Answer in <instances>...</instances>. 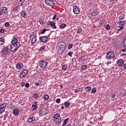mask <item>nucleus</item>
<instances>
[{
  "mask_svg": "<svg viewBox=\"0 0 126 126\" xmlns=\"http://www.w3.org/2000/svg\"><path fill=\"white\" fill-rule=\"evenodd\" d=\"M19 47H20V44L19 43L12 44L10 46V50L11 52H16V51L18 50V48H19Z\"/></svg>",
  "mask_w": 126,
  "mask_h": 126,
  "instance_id": "nucleus-1",
  "label": "nucleus"
},
{
  "mask_svg": "<svg viewBox=\"0 0 126 126\" xmlns=\"http://www.w3.org/2000/svg\"><path fill=\"white\" fill-rule=\"evenodd\" d=\"M54 122H56V123H58L59 124H61V116L58 113L55 114L54 116Z\"/></svg>",
  "mask_w": 126,
  "mask_h": 126,
  "instance_id": "nucleus-2",
  "label": "nucleus"
},
{
  "mask_svg": "<svg viewBox=\"0 0 126 126\" xmlns=\"http://www.w3.org/2000/svg\"><path fill=\"white\" fill-rule=\"evenodd\" d=\"M7 106V103L6 102H4L3 104L0 105V115H1L4 112V108Z\"/></svg>",
  "mask_w": 126,
  "mask_h": 126,
  "instance_id": "nucleus-3",
  "label": "nucleus"
},
{
  "mask_svg": "<svg viewBox=\"0 0 126 126\" xmlns=\"http://www.w3.org/2000/svg\"><path fill=\"white\" fill-rule=\"evenodd\" d=\"M39 112L41 116H45V115H47L49 113V111H48V109H47L46 108H43L40 109Z\"/></svg>",
  "mask_w": 126,
  "mask_h": 126,
  "instance_id": "nucleus-4",
  "label": "nucleus"
},
{
  "mask_svg": "<svg viewBox=\"0 0 126 126\" xmlns=\"http://www.w3.org/2000/svg\"><path fill=\"white\" fill-rule=\"evenodd\" d=\"M10 52V49L8 48V47H3V48L2 49V54L3 55H5V56H6V55H8Z\"/></svg>",
  "mask_w": 126,
  "mask_h": 126,
  "instance_id": "nucleus-5",
  "label": "nucleus"
},
{
  "mask_svg": "<svg viewBox=\"0 0 126 126\" xmlns=\"http://www.w3.org/2000/svg\"><path fill=\"white\" fill-rule=\"evenodd\" d=\"M48 62L47 61H42L40 62L39 65L41 68H45L47 67Z\"/></svg>",
  "mask_w": 126,
  "mask_h": 126,
  "instance_id": "nucleus-6",
  "label": "nucleus"
},
{
  "mask_svg": "<svg viewBox=\"0 0 126 126\" xmlns=\"http://www.w3.org/2000/svg\"><path fill=\"white\" fill-rule=\"evenodd\" d=\"M45 2L47 5L49 6H54L55 5V2L53 0H45Z\"/></svg>",
  "mask_w": 126,
  "mask_h": 126,
  "instance_id": "nucleus-7",
  "label": "nucleus"
},
{
  "mask_svg": "<svg viewBox=\"0 0 126 126\" xmlns=\"http://www.w3.org/2000/svg\"><path fill=\"white\" fill-rule=\"evenodd\" d=\"M106 57L108 59H113V58L115 57V54L114 53V52L110 51L107 54Z\"/></svg>",
  "mask_w": 126,
  "mask_h": 126,
  "instance_id": "nucleus-8",
  "label": "nucleus"
},
{
  "mask_svg": "<svg viewBox=\"0 0 126 126\" xmlns=\"http://www.w3.org/2000/svg\"><path fill=\"white\" fill-rule=\"evenodd\" d=\"M39 40L43 43H46V42H48V37L46 36H40Z\"/></svg>",
  "mask_w": 126,
  "mask_h": 126,
  "instance_id": "nucleus-9",
  "label": "nucleus"
},
{
  "mask_svg": "<svg viewBox=\"0 0 126 126\" xmlns=\"http://www.w3.org/2000/svg\"><path fill=\"white\" fill-rule=\"evenodd\" d=\"M59 45L60 50H61L62 52H63V50L65 49V42H63V45H62V44H60Z\"/></svg>",
  "mask_w": 126,
  "mask_h": 126,
  "instance_id": "nucleus-10",
  "label": "nucleus"
},
{
  "mask_svg": "<svg viewBox=\"0 0 126 126\" xmlns=\"http://www.w3.org/2000/svg\"><path fill=\"white\" fill-rule=\"evenodd\" d=\"M28 73V71L27 70H24L20 74V77H22V78H23V77H24V76Z\"/></svg>",
  "mask_w": 126,
  "mask_h": 126,
  "instance_id": "nucleus-11",
  "label": "nucleus"
},
{
  "mask_svg": "<svg viewBox=\"0 0 126 126\" xmlns=\"http://www.w3.org/2000/svg\"><path fill=\"white\" fill-rule=\"evenodd\" d=\"M73 12L75 14H78L79 13V8L76 6H74Z\"/></svg>",
  "mask_w": 126,
  "mask_h": 126,
  "instance_id": "nucleus-12",
  "label": "nucleus"
},
{
  "mask_svg": "<svg viewBox=\"0 0 126 126\" xmlns=\"http://www.w3.org/2000/svg\"><path fill=\"white\" fill-rule=\"evenodd\" d=\"M117 63L120 66H122V65H123V64H124V61H123V60H122V59H120V60H118Z\"/></svg>",
  "mask_w": 126,
  "mask_h": 126,
  "instance_id": "nucleus-13",
  "label": "nucleus"
},
{
  "mask_svg": "<svg viewBox=\"0 0 126 126\" xmlns=\"http://www.w3.org/2000/svg\"><path fill=\"white\" fill-rule=\"evenodd\" d=\"M36 120V118L35 116H31L29 118L28 121L30 122V123H31L32 122H34Z\"/></svg>",
  "mask_w": 126,
  "mask_h": 126,
  "instance_id": "nucleus-14",
  "label": "nucleus"
},
{
  "mask_svg": "<svg viewBox=\"0 0 126 126\" xmlns=\"http://www.w3.org/2000/svg\"><path fill=\"white\" fill-rule=\"evenodd\" d=\"M17 38H16V37H14L12 38V41H11V43L12 44H17V43H19V42H17Z\"/></svg>",
  "mask_w": 126,
  "mask_h": 126,
  "instance_id": "nucleus-15",
  "label": "nucleus"
},
{
  "mask_svg": "<svg viewBox=\"0 0 126 126\" xmlns=\"http://www.w3.org/2000/svg\"><path fill=\"white\" fill-rule=\"evenodd\" d=\"M16 67L17 68V69H20L21 68H22V67H23V64L18 63L16 64Z\"/></svg>",
  "mask_w": 126,
  "mask_h": 126,
  "instance_id": "nucleus-16",
  "label": "nucleus"
},
{
  "mask_svg": "<svg viewBox=\"0 0 126 126\" xmlns=\"http://www.w3.org/2000/svg\"><path fill=\"white\" fill-rule=\"evenodd\" d=\"M2 13L5 14L7 12V8L6 7H3L1 8Z\"/></svg>",
  "mask_w": 126,
  "mask_h": 126,
  "instance_id": "nucleus-17",
  "label": "nucleus"
},
{
  "mask_svg": "<svg viewBox=\"0 0 126 126\" xmlns=\"http://www.w3.org/2000/svg\"><path fill=\"white\" fill-rule=\"evenodd\" d=\"M4 37L0 38V46H2L4 44Z\"/></svg>",
  "mask_w": 126,
  "mask_h": 126,
  "instance_id": "nucleus-18",
  "label": "nucleus"
},
{
  "mask_svg": "<svg viewBox=\"0 0 126 126\" xmlns=\"http://www.w3.org/2000/svg\"><path fill=\"white\" fill-rule=\"evenodd\" d=\"M36 41H37V36H34L32 38V44H35V43H36Z\"/></svg>",
  "mask_w": 126,
  "mask_h": 126,
  "instance_id": "nucleus-19",
  "label": "nucleus"
},
{
  "mask_svg": "<svg viewBox=\"0 0 126 126\" xmlns=\"http://www.w3.org/2000/svg\"><path fill=\"white\" fill-rule=\"evenodd\" d=\"M91 89H92V88L90 86H88L85 89V90L86 91V92L89 93L91 91Z\"/></svg>",
  "mask_w": 126,
  "mask_h": 126,
  "instance_id": "nucleus-20",
  "label": "nucleus"
},
{
  "mask_svg": "<svg viewBox=\"0 0 126 126\" xmlns=\"http://www.w3.org/2000/svg\"><path fill=\"white\" fill-rule=\"evenodd\" d=\"M125 16H126V15H125V14H122L121 15H120V16L119 17V20H123V19H125Z\"/></svg>",
  "mask_w": 126,
  "mask_h": 126,
  "instance_id": "nucleus-21",
  "label": "nucleus"
},
{
  "mask_svg": "<svg viewBox=\"0 0 126 126\" xmlns=\"http://www.w3.org/2000/svg\"><path fill=\"white\" fill-rule=\"evenodd\" d=\"M116 29L118 31H120V30H123V29H124V27H121V26H117L116 27Z\"/></svg>",
  "mask_w": 126,
  "mask_h": 126,
  "instance_id": "nucleus-22",
  "label": "nucleus"
},
{
  "mask_svg": "<svg viewBox=\"0 0 126 126\" xmlns=\"http://www.w3.org/2000/svg\"><path fill=\"white\" fill-rule=\"evenodd\" d=\"M25 0H20L18 3L19 6H22L23 5V3H24V1Z\"/></svg>",
  "mask_w": 126,
  "mask_h": 126,
  "instance_id": "nucleus-23",
  "label": "nucleus"
},
{
  "mask_svg": "<svg viewBox=\"0 0 126 126\" xmlns=\"http://www.w3.org/2000/svg\"><path fill=\"white\" fill-rule=\"evenodd\" d=\"M21 15H22V17H24V18H25V17H27V14L26 12L24 11L22 12Z\"/></svg>",
  "mask_w": 126,
  "mask_h": 126,
  "instance_id": "nucleus-24",
  "label": "nucleus"
},
{
  "mask_svg": "<svg viewBox=\"0 0 126 126\" xmlns=\"http://www.w3.org/2000/svg\"><path fill=\"white\" fill-rule=\"evenodd\" d=\"M13 114H14V115H15V116H17V115H18V114H19V111L17 109H15L13 111Z\"/></svg>",
  "mask_w": 126,
  "mask_h": 126,
  "instance_id": "nucleus-25",
  "label": "nucleus"
},
{
  "mask_svg": "<svg viewBox=\"0 0 126 126\" xmlns=\"http://www.w3.org/2000/svg\"><path fill=\"white\" fill-rule=\"evenodd\" d=\"M118 23H119L120 26L121 27H123L125 24V21H121L120 22H119Z\"/></svg>",
  "mask_w": 126,
  "mask_h": 126,
  "instance_id": "nucleus-26",
  "label": "nucleus"
},
{
  "mask_svg": "<svg viewBox=\"0 0 126 126\" xmlns=\"http://www.w3.org/2000/svg\"><path fill=\"white\" fill-rule=\"evenodd\" d=\"M68 120H69V119H68V118L66 119L63 122V124L62 125V126H65V125H66V124H67V122H68Z\"/></svg>",
  "mask_w": 126,
  "mask_h": 126,
  "instance_id": "nucleus-27",
  "label": "nucleus"
},
{
  "mask_svg": "<svg viewBox=\"0 0 126 126\" xmlns=\"http://www.w3.org/2000/svg\"><path fill=\"white\" fill-rule=\"evenodd\" d=\"M46 31H49V30L46 29H43L41 30V34H45L46 33Z\"/></svg>",
  "mask_w": 126,
  "mask_h": 126,
  "instance_id": "nucleus-28",
  "label": "nucleus"
},
{
  "mask_svg": "<svg viewBox=\"0 0 126 126\" xmlns=\"http://www.w3.org/2000/svg\"><path fill=\"white\" fill-rule=\"evenodd\" d=\"M99 14V12H97V11H94V12H93L92 13V16H97V15Z\"/></svg>",
  "mask_w": 126,
  "mask_h": 126,
  "instance_id": "nucleus-29",
  "label": "nucleus"
},
{
  "mask_svg": "<svg viewBox=\"0 0 126 126\" xmlns=\"http://www.w3.org/2000/svg\"><path fill=\"white\" fill-rule=\"evenodd\" d=\"M104 27L105 28V29L106 30H110L111 29V27L110 26V25L107 24Z\"/></svg>",
  "mask_w": 126,
  "mask_h": 126,
  "instance_id": "nucleus-30",
  "label": "nucleus"
},
{
  "mask_svg": "<svg viewBox=\"0 0 126 126\" xmlns=\"http://www.w3.org/2000/svg\"><path fill=\"white\" fill-rule=\"evenodd\" d=\"M64 104L66 108H68V107H69V105H70V103H69V102H64Z\"/></svg>",
  "mask_w": 126,
  "mask_h": 126,
  "instance_id": "nucleus-31",
  "label": "nucleus"
},
{
  "mask_svg": "<svg viewBox=\"0 0 126 126\" xmlns=\"http://www.w3.org/2000/svg\"><path fill=\"white\" fill-rule=\"evenodd\" d=\"M38 22H39L40 24H44V19H40L38 20Z\"/></svg>",
  "mask_w": 126,
  "mask_h": 126,
  "instance_id": "nucleus-32",
  "label": "nucleus"
},
{
  "mask_svg": "<svg viewBox=\"0 0 126 126\" xmlns=\"http://www.w3.org/2000/svg\"><path fill=\"white\" fill-rule=\"evenodd\" d=\"M66 26V25L64 24H62L61 25H60V28L61 29H63V28H65V27Z\"/></svg>",
  "mask_w": 126,
  "mask_h": 126,
  "instance_id": "nucleus-33",
  "label": "nucleus"
},
{
  "mask_svg": "<svg viewBox=\"0 0 126 126\" xmlns=\"http://www.w3.org/2000/svg\"><path fill=\"white\" fill-rule=\"evenodd\" d=\"M15 10H17L18 11L20 9V7H19V5L17 6H15L14 7Z\"/></svg>",
  "mask_w": 126,
  "mask_h": 126,
  "instance_id": "nucleus-34",
  "label": "nucleus"
},
{
  "mask_svg": "<svg viewBox=\"0 0 126 126\" xmlns=\"http://www.w3.org/2000/svg\"><path fill=\"white\" fill-rule=\"evenodd\" d=\"M50 98V96L49 95H44V100H48Z\"/></svg>",
  "mask_w": 126,
  "mask_h": 126,
  "instance_id": "nucleus-35",
  "label": "nucleus"
},
{
  "mask_svg": "<svg viewBox=\"0 0 126 126\" xmlns=\"http://www.w3.org/2000/svg\"><path fill=\"white\" fill-rule=\"evenodd\" d=\"M67 68V65H63L62 66V69L63 70H65Z\"/></svg>",
  "mask_w": 126,
  "mask_h": 126,
  "instance_id": "nucleus-36",
  "label": "nucleus"
},
{
  "mask_svg": "<svg viewBox=\"0 0 126 126\" xmlns=\"http://www.w3.org/2000/svg\"><path fill=\"white\" fill-rule=\"evenodd\" d=\"M38 97H39V94H33V98H34L35 99H37V98H38Z\"/></svg>",
  "mask_w": 126,
  "mask_h": 126,
  "instance_id": "nucleus-37",
  "label": "nucleus"
},
{
  "mask_svg": "<svg viewBox=\"0 0 126 126\" xmlns=\"http://www.w3.org/2000/svg\"><path fill=\"white\" fill-rule=\"evenodd\" d=\"M97 91V89H96V88H94L92 90V93H95Z\"/></svg>",
  "mask_w": 126,
  "mask_h": 126,
  "instance_id": "nucleus-38",
  "label": "nucleus"
},
{
  "mask_svg": "<svg viewBox=\"0 0 126 126\" xmlns=\"http://www.w3.org/2000/svg\"><path fill=\"white\" fill-rule=\"evenodd\" d=\"M56 103H57L58 104H60L61 103V98H57L56 100Z\"/></svg>",
  "mask_w": 126,
  "mask_h": 126,
  "instance_id": "nucleus-39",
  "label": "nucleus"
},
{
  "mask_svg": "<svg viewBox=\"0 0 126 126\" xmlns=\"http://www.w3.org/2000/svg\"><path fill=\"white\" fill-rule=\"evenodd\" d=\"M37 105H36L35 104H33L32 106V108H33V110H36V109H37Z\"/></svg>",
  "mask_w": 126,
  "mask_h": 126,
  "instance_id": "nucleus-40",
  "label": "nucleus"
},
{
  "mask_svg": "<svg viewBox=\"0 0 126 126\" xmlns=\"http://www.w3.org/2000/svg\"><path fill=\"white\" fill-rule=\"evenodd\" d=\"M77 32V33H81L82 32V29L79 28Z\"/></svg>",
  "mask_w": 126,
  "mask_h": 126,
  "instance_id": "nucleus-41",
  "label": "nucleus"
},
{
  "mask_svg": "<svg viewBox=\"0 0 126 126\" xmlns=\"http://www.w3.org/2000/svg\"><path fill=\"white\" fill-rule=\"evenodd\" d=\"M51 27L53 29H57V26H56V24H54V25H52Z\"/></svg>",
  "mask_w": 126,
  "mask_h": 126,
  "instance_id": "nucleus-42",
  "label": "nucleus"
},
{
  "mask_svg": "<svg viewBox=\"0 0 126 126\" xmlns=\"http://www.w3.org/2000/svg\"><path fill=\"white\" fill-rule=\"evenodd\" d=\"M73 54V52H69L68 53V56H69V57H72V55Z\"/></svg>",
  "mask_w": 126,
  "mask_h": 126,
  "instance_id": "nucleus-43",
  "label": "nucleus"
},
{
  "mask_svg": "<svg viewBox=\"0 0 126 126\" xmlns=\"http://www.w3.org/2000/svg\"><path fill=\"white\" fill-rule=\"evenodd\" d=\"M86 67H87V65H83L82 67V69L84 70H85V69H86Z\"/></svg>",
  "mask_w": 126,
  "mask_h": 126,
  "instance_id": "nucleus-44",
  "label": "nucleus"
},
{
  "mask_svg": "<svg viewBox=\"0 0 126 126\" xmlns=\"http://www.w3.org/2000/svg\"><path fill=\"white\" fill-rule=\"evenodd\" d=\"M45 50V46H43L41 47L39 49V51H44Z\"/></svg>",
  "mask_w": 126,
  "mask_h": 126,
  "instance_id": "nucleus-45",
  "label": "nucleus"
},
{
  "mask_svg": "<svg viewBox=\"0 0 126 126\" xmlns=\"http://www.w3.org/2000/svg\"><path fill=\"white\" fill-rule=\"evenodd\" d=\"M5 27H8L9 26V23L6 22L4 24Z\"/></svg>",
  "mask_w": 126,
  "mask_h": 126,
  "instance_id": "nucleus-46",
  "label": "nucleus"
},
{
  "mask_svg": "<svg viewBox=\"0 0 126 126\" xmlns=\"http://www.w3.org/2000/svg\"><path fill=\"white\" fill-rule=\"evenodd\" d=\"M72 47H73V46L72 45V44H69V45H68V49H69V50H70V49H72Z\"/></svg>",
  "mask_w": 126,
  "mask_h": 126,
  "instance_id": "nucleus-47",
  "label": "nucleus"
},
{
  "mask_svg": "<svg viewBox=\"0 0 126 126\" xmlns=\"http://www.w3.org/2000/svg\"><path fill=\"white\" fill-rule=\"evenodd\" d=\"M81 62H84L85 61V58L84 57H82L80 59Z\"/></svg>",
  "mask_w": 126,
  "mask_h": 126,
  "instance_id": "nucleus-48",
  "label": "nucleus"
},
{
  "mask_svg": "<svg viewBox=\"0 0 126 126\" xmlns=\"http://www.w3.org/2000/svg\"><path fill=\"white\" fill-rule=\"evenodd\" d=\"M80 91L78 89H76L74 90V93H78V92H79Z\"/></svg>",
  "mask_w": 126,
  "mask_h": 126,
  "instance_id": "nucleus-49",
  "label": "nucleus"
},
{
  "mask_svg": "<svg viewBox=\"0 0 126 126\" xmlns=\"http://www.w3.org/2000/svg\"><path fill=\"white\" fill-rule=\"evenodd\" d=\"M98 23L100 25H102L103 23H104V21H103V20H101L99 21Z\"/></svg>",
  "mask_w": 126,
  "mask_h": 126,
  "instance_id": "nucleus-50",
  "label": "nucleus"
},
{
  "mask_svg": "<svg viewBox=\"0 0 126 126\" xmlns=\"http://www.w3.org/2000/svg\"><path fill=\"white\" fill-rule=\"evenodd\" d=\"M55 23L54 22H50L49 25L52 26V25H55Z\"/></svg>",
  "mask_w": 126,
  "mask_h": 126,
  "instance_id": "nucleus-51",
  "label": "nucleus"
},
{
  "mask_svg": "<svg viewBox=\"0 0 126 126\" xmlns=\"http://www.w3.org/2000/svg\"><path fill=\"white\" fill-rule=\"evenodd\" d=\"M25 87L28 88V87H29V86H30V85L29 84V83H27L25 85Z\"/></svg>",
  "mask_w": 126,
  "mask_h": 126,
  "instance_id": "nucleus-52",
  "label": "nucleus"
},
{
  "mask_svg": "<svg viewBox=\"0 0 126 126\" xmlns=\"http://www.w3.org/2000/svg\"><path fill=\"white\" fill-rule=\"evenodd\" d=\"M3 32H4V30L3 29L0 30V33H3Z\"/></svg>",
  "mask_w": 126,
  "mask_h": 126,
  "instance_id": "nucleus-53",
  "label": "nucleus"
},
{
  "mask_svg": "<svg viewBox=\"0 0 126 126\" xmlns=\"http://www.w3.org/2000/svg\"><path fill=\"white\" fill-rule=\"evenodd\" d=\"M117 96L116 94H112V98H114L115 99V97Z\"/></svg>",
  "mask_w": 126,
  "mask_h": 126,
  "instance_id": "nucleus-54",
  "label": "nucleus"
},
{
  "mask_svg": "<svg viewBox=\"0 0 126 126\" xmlns=\"http://www.w3.org/2000/svg\"><path fill=\"white\" fill-rule=\"evenodd\" d=\"M35 85H36V86H39V82H35L34 83Z\"/></svg>",
  "mask_w": 126,
  "mask_h": 126,
  "instance_id": "nucleus-55",
  "label": "nucleus"
},
{
  "mask_svg": "<svg viewBox=\"0 0 126 126\" xmlns=\"http://www.w3.org/2000/svg\"><path fill=\"white\" fill-rule=\"evenodd\" d=\"M123 67L125 69H126V63L123 65Z\"/></svg>",
  "mask_w": 126,
  "mask_h": 126,
  "instance_id": "nucleus-56",
  "label": "nucleus"
},
{
  "mask_svg": "<svg viewBox=\"0 0 126 126\" xmlns=\"http://www.w3.org/2000/svg\"><path fill=\"white\" fill-rule=\"evenodd\" d=\"M122 51V52L125 53V55H126V49H123Z\"/></svg>",
  "mask_w": 126,
  "mask_h": 126,
  "instance_id": "nucleus-57",
  "label": "nucleus"
},
{
  "mask_svg": "<svg viewBox=\"0 0 126 126\" xmlns=\"http://www.w3.org/2000/svg\"><path fill=\"white\" fill-rule=\"evenodd\" d=\"M24 85H25V82H23L21 84V86L22 87H23V86H24Z\"/></svg>",
  "mask_w": 126,
  "mask_h": 126,
  "instance_id": "nucleus-58",
  "label": "nucleus"
},
{
  "mask_svg": "<svg viewBox=\"0 0 126 126\" xmlns=\"http://www.w3.org/2000/svg\"><path fill=\"white\" fill-rule=\"evenodd\" d=\"M56 17H57V15H55L54 17H53V20H55L56 19Z\"/></svg>",
  "mask_w": 126,
  "mask_h": 126,
  "instance_id": "nucleus-59",
  "label": "nucleus"
},
{
  "mask_svg": "<svg viewBox=\"0 0 126 126\" xmlns=\"http://www.w3.org/2000/svg\"><path fill=\"white\" fill-rule=\"evenodd\" d=\"M2 11H1V9H0V15H1L2 14Z\"/></svg>",
  "mask_w": 126,
  "mask_h": 126,
  "instance_id": "nucleus-60",
  "label": "nucleus"
},
{
  "mask_svg": "<svg viewBox=\"0 0 126 126\" xmlns=\"http://www.w3.org/2000/svg\"><path fill=\"white\" fill-rule=\"evenodd\" d=\"M29 25H32V21H30L29 22Z\"/></svg>",
  "mask_w": 126,
  "mask_h": 126,
  "instance_id": "nucleus-61",
  "label": "nucleus"
},
{
  "mask_svg": "<svg viewBox=\"0 0 126 126\" xmlns=\"http://www.w3.org/2000/svg\"><path fill=\"white\" fill-rule=\"evenodd\" d=\"M62 110H63L64 109V106H62L61 107Z\"/></svg>",
  "mask_w": 126,
  "mask_h": 126,
  "instance_id": "nucleus-62",
  "label": "nucleus"
},
{
  "mask_svg": "<svg viewBox=\"0 0 126 126\" xmlns=\"http://www.w3.org/2000/svg\"><path fill=\"white\" fill-rule=\"evenodd\" d=\"M57 49H58V51H60V50H62V49H60V46L58 47V48H57Z\"/></svg>",
  "mask_w": 126,
  "mask_h": 126,
  "instance_id": "nucleus-63",
  "label": "nucleus"
},
{
  "mask_svg": "<svg viewBox=\"0 0 126 126\" xmlns=\"http://www.w3.org/2000/svg\"><path fill=\"white\" fill-rule=\"evenodd\" d=\"M60 44H62V45H63V42H60L59 45Z\"/></svg>",
  "mask_w": 126,
  "mask_h": 126,
  "instance_id": "nucleus-64",
  "label": "nucleus"
}]
</instances>
